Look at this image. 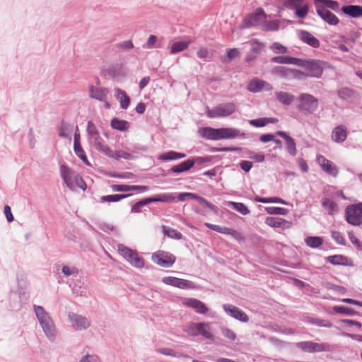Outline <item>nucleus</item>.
Listing matches in <instances>:
<instances>
[{"instance_id":"obj_1","label":"nucleus","mask_w":362,"mask_h":362,"mask_svg":"<svg viewBox=\"0 0 362 362\" xmlns=\"http://www.w3.org/2000/svg\"><path fill=\"white\" fill-rule=\"evenodd\" d=\"M33 310L46 337L50 341H55L57 337V329L50 315L40 305H34Z\"/></svg>"},{"instance_id":"obj_2","label":"nucleus","mask_w":362,"mask_h":362,"mask_svg":"<svg viewBox=\"0 0 362 362\" xmlns=\"http://www.w3.org/2000/svg\"><path fill=\"white\" fill-rule=\"evenodd\" d=\"M60 173L66 187L70 189L74 190L76 187H79L83 190L86 189V185L82 177L78 173L71 170L68 166L62 165L60 166Z\"/></svg>"},{"instance_id":"obj_3","label":"nucleus","mask_w":362,"mask_h":362,"mask_svg":"<svg viewBox=\"0 0 362 362\" xmlns=\"http://www.w3.org/2000/svg\"><path fill=\"white\" fill-rule=\"evenodd\" d=\"M87 132L90 144L93 145L98 151L102 152L105 156H112V150L104 144L96 126L92 121H88L87 123Z\"/></svg>"},{"instance_id":"obj_4","label":"nucleus","mask_w":362,"mask_h":362,"mask_svg":"<svg viewBox=\"0 0 362 362\" xmlns=\"http://www.w3.org/2000/svg\"><path fill=\"white\" fill-rule=\"evenodd\" d=\"M325 64V62L317 59H300L297 66L302 67L308 77L319 78L323 74Z\"/></svg>"},{"instance_id":"obj_5","label":"nucleus","mask_w":362,"mask_h":362,"mask_svg":"<svg viewBox=\"0 0 362 362\" xmlns=\"http://www.w3.org/2000/svg\"><path fill=\"white\" fill-rule=\"evenodd\" d=\"M298 110L305 114H313L318 109V100L311 94L300 93L298 98Z\"/></svg>"},{"instance_id":"obj_6","label":"nucleus","mask_w":362,"mask_h":362,"mask_svg":"<svg viewBox=\"0 0 362 362\" xmlns=\"http://www.w3.org/2000/svg\"><path fill=\"white\" fill-rule=\"evenodd\" d=\"M184 331L192 337L202 335L206 339H214V334L211 332V328L209 323L190 322L185 326Z\"/></svg>"},{"instance_id":"obj_7","label":"nucleus","mask_w":362,"mask_h":362,"mask_svg":"<svg viewBox=\"0 0 362 362\" xmlns=\"http://www.w3.org/2000/svg\"><path fill=\"white\" fill-rule=\"evenodd\" d=\"M346 221L352 226L362 224V202L350 204L345 209Z\"/></svg>"},{"instance_id":"obj_8","label":"nucleus","mask_w":362,"mask_h":362,"mask_svg":"<svg viewBox=\"0 0 362 362\" xmlns=\"http://www.w3.org/2000/svg\"><path fill=\"white\" fill-rule=\"evenodd\" d=\"M118 251L119 254L133 267L136 268L144 267V259L139 257L136 251L122 244L118 245Z\"/></svg>"},{"instance_id":"obj_9","label":"nucleus","mask_w":362,"mask_h":362,"mask_svg":"<svg viewBox=\"0 0 362 362\" xmlns=\"http://www.w3.org/2000/svg\"><path fill=\"white\" fill-rule=\"evenodd\" d=\"M236 110L233 103H221L212 109L207 108L206 115L209 118L224 117L232 115Z\"/></svg>"},{"instance_id":"obj_10","label":"nucleus","mask_w":362,"mask_h":362,"mask_svg":"<svg viewBox=\"0 0 362 362\" xmlns=\"http://www.w3.org/2000/svg\"><path fill=\"white\" fill-rule=\"evenodd\" d=\"M151 260L160 267L169 268L175 262L176 257L169 252L158 250L152 253Z\"/></svg>"},{"instance_id":"obj_11","label":"nucleus","mask_w":362,"mask_h":362,"mask_svg":"<svg viewBox=\"0 0 362 362\" xmlns=\"http://www.w3.org/2000/svg\"><path fill=\"white\" fill-rule=\"evenodd\" d=\"M267 15L262 8H257L254 13L247 16L243 21L240 28L245 29L262 25Z\"/></svg>"},{"instance_id":"obj_12","label":"nucleus","mask_w":362,"mask_h":362,"mask_svg":"<svg viewBox=\"0 0 362 362\" xmlns=\"http://www.w3.org/2000/svg\"><path fill=\"white\" fill-rule=\"evenodd\" d=\"M68 317L72 328L76 331L84 330L90 327V320L85 316L71 312Z\"/></svg>"},{"instance_id":"obj_13","label":"nucleus","mask_w":362,"mask_h":362,"mask_svg":"<svg viewBox=\"0 0 362 362\" xmlns=\"http://www.w3.org/2000/svg\"><path fill=\"white\" fill-rule=\"evenodd\" d=\"M162 282L166 285L182 289L194 288L195 287L193 282L174 276L163 277Z\"/></svg>"},{"instance_id":"obj_14","label":"nucleus","mask_w":362,"mask_h":362,"mask_svg":"<svg viewBox=\"0 0 362 362\" xmlns=\"http://www.w3.org/2000/svg\"><path fill=\"white\" fill-rule=\"evenodd\" d=\"M316 12L317 15L326 23L331 25H336L339 23V18L324 6L316 4Z\"/></svg>"},{"instance_id":"obj_15","label":"nucleus","mask_w":362,"mask_h":362,"mask_svg":"<svg viewBox=\"0 0 362 362\" xmlns=\"http://www.w3.org/2000/svg\"><path fill=\"white\" fill-rule=\"evenodd\" d=\"M297 346L309 353L320 352L329 350V345L326 344H318L313 341H302L297 344Z\"/></svg>"},{"instance_id":"obj_16","label":"nucleus","mask_w":362,"mask_h":362,"mask_svg":"<svg viewBox=\"0 0 362 362\" xmlns=\"http://www.w3.org/2000/svg\"><path fill=\"white\" fill-rule=\"evenodd\" d=\"M223 308L228 315L239 321L243 322H247L249 321V317L246 313L232 304H224Z\"/></svg>"},{"instance_id":"obj_17","label":"nucleus","mask_w":362,"mask_h":362,"mask_svg":"<svg viewBox=\"0 0 362 362\" xmlns=\"http://www.w3.org/2000/svg\"><path fill=\"white\" fill-rule=\"evenodd\" d=\"M214 140L233 139L240 134L239 130L235 128L214 129Z\"/></svg>"},{"instance_id":"obj_18","label":"nucleus","mask_w":362,"mask_h":362,"mask_svg":"<svg viewBox=\"0 0 362 362\" xmlns=\"http://www.w3.org/2000/svg\"><path fill=\"white\" fill-rule=\"evenodd\" d=\"M250 50L247 53L245 61L248 63L254 61L264 47V44L257 39H252L248 42Z\"/></svg>"},{"instance_id":"obj_19","label":"nucleus","mask_w":362,"mask_h":362,"mask_svg":"<svg viewBox=\"0 0 362 362\" xmlns=\"http://www.w3.org/2000/svg\"><path fill=\"white\" fill-rule=\"evenodd\" d=\"M321 168L329 175L337 177L339 173L337 166L332 162L322 155H318L316 159Z\"/></svg>"},{"instance_id":"obj_20","label":"nucleus","mask_w":362,"mask_h":362,"mask_svg":"<svg viewBox=\"0 0 362 362\" xmlns=\"http://www.w3.org/2000/svg\"><path fill=\"white\" fill-rule=\"evenodd\" d=\"M184 305L193 308L197 313L205 314L208 312V308L201 300L196 298H185L183 301Z\"/></svg>"},{"instance_id":"obj_21","label":"nucleus","mask_w":362,"mask_h":362,"mask_svg":"<svg viewBox=\"0 0 362 362\" xmlns=\"http://www.w3.org/2000/svg\"><path fill=\"white\" fill-rule=\"evenodd\" d=\"M109 94V89L107 88H100L90 85L89 86V97L90 98L103 101L107 99Z\"/></svg>"},{"instance_id":"obj_22","label":"nucleus","mask_w":362,"mask_h":362,"mask_svg":"<svg viewBox=\"0 0 362 362\" xmlns=\"http://www.w3.org/2000/svg\"><path fill=\"white\" fill-rule=\"evenodd\" d=\"M299 39L313 48H318L320 42L317 38L306 30H300L298 33Z\"/></svg>"},{"instance_id":"obj_23","label":"nucleus","mask_w":362,"mask_h":362,"mask_svg":"<svg viewBox=\"0 0 362 362\" xmlns=\"http://www.w3.org/2000/svg\"><path fill=\"white\" fill-rule=\"evenodd\" d=\"M276 134L284 139L288 153L291 156H295L297 153V149L294 139L282 131H278Z\"/></svg>"},{"instance_id":"obj_24","label":"nucleus","mask_w":362,"mask_h":362,"mask_svg":"<svg viewBox=\"0 0 362 362\" xmlns=\"http://www.w3.org/2000/svg\"><path fill=\"white\" fill-rule=\"evenodd\" d=\"M347 137L346 129L343 125L336 127L332 132V139L337 143H342Z\"/></svg>"},{"instance_id":"obj_25","label":"nucleus","mask_w":362,"mask_h":362,"mask_svg":"<svg viewBox=\"0 0 362 362\" xmlns=\"http://www.w3.org/2000/svg\"><path fill=\"white\" fill-rule=\"evenodd\" d=\"M274 95L280 103L286 106L291 105L295 100V95L288 92L276 91Z\"/></svg>"},{"instance_id":"obj_26","label":"nucleus","mask_w":362,"mask_h":362,"mask_svg":"<svg viewBox=\"0 0 362 362\" xmlns=\"http://www.w3.org/2000/svg\"><path fill=\"white\" fill-rule=\"evenodd\" d=\"M116 98L119 100L120 107L123 110H127L130 104V98L124 90L116 88H115Z\"/></svg>"},{"instance_id":"obj_27","label":"nucleus","mask_w":362,"mask_h":362,"mask_svg":"<svg viewBox=\"0 0 362 362\" xmlns=\"http://www.w3.org/2000/svg\"><path fill=\"white\" fill-rule=\"evenodd\" d=\"M328 262L333 265H351V261L349 258L342 255H334L327 257Z\"/></svg>"},{"instance_id":"obj_28","label":"nucleus","mask_w":362,"mask_h":362,"mask_svg":"<svg viewBox=\"0 0 362 362\" xmlns=\"http://www.w3.org/2000/svg\"><path fill=\"white\" fill-rule=\"evenodd\" d=\"M342 12L351 17L358 18L362 16V6L357 5L344 6L341 8Z\"/></svg>"},{"instance_id":"obj_29","label":"nucleus","mask_w":362,"mask_h":362,"mask_svg":"<svg viewBox=\"0 0 362 362\" xmlns=\"http://www.w3.org/2000/svg\"><path fill=\"white\" fill-rule=\"evenodd\" d=\"M193 166L194 163L191 161L190 159H188L180 163V164L174 165L172 167L170 170L174 173L179 174L190 170Z\"/></svg>"},{"instance_id":"obj_30","label":"nucleus","mask_w":362,"mask_h":362,"mask_svg":"<svg viewBox=\"0 0 362 362\" xmlns=\"http://www.w3.org/2000/svg\"><path fill=\"white\" fill-rule=\"evenodd\" d=\"M192 42V40H191L175 42L172 44L170 52L172 54H175L182 52L186 49Z\"/></svg>"},{"instance_id":"obj_31","label":"nucleus","mask_w":362,"mask_h":362,"mask_svg":"<svg viewBox=\"0 0 362 362\" xmlns=\"http://www.w3.org/2000/svg\"><path fill=\"white\" fill-rule=\"evenodd\" d=\"M272 62L281 64H295L297 65L300 62L299 58L288 57V56H277L272 58Z\"/></svg>"},{"instance_id":"obj_32","label":"nucleus","mask_w":362,"mask_h":362,"mask_svg":"<svg viewBox=\"0 0 362 362\" xmlns=\"http://www.w3.org/2000/svg\"><path fill=\"white\" fill-rule=\"evenodd\" d=\"M322 204L329 215H334L339 211L337 204L331 199H323Z\"/></svg>"},{"instance_id":"obj_33","label":"nucleus","mask_w":362,"mask_h":362,"mask_svg":"<svg viewBox=\"0 0 362 362\" xmlns=\"http://www.w3.org/2000/svg\"><path fill=\"white\" fill-rule=\"evenodd\" d=\"M72 126L64 121H62L61 125L59 128V136L66 138L68 139H71Z\"/></svg>"},{"instance_id":"obj_34","label":"nucleus","mask_w":362,"mask_h":362,"mask_svg":"<svg viewBox=\"0 0 362 362\" xmlns=\"http://www.w3.org/2000/svg\"><path fill=\"white\" fill-rule=\"evenodd\" d=\"M111 127L119 131H127L129 127V123L126 120L113 118L110 123Z\"/></svg>"},{"instance_id":"obj_35","label":"nucleus","mask_w":362,"mask_h":362,"mask_svg":"<svg viewBox=\"0 0 362 362\" xmlns=\"http://www.w3.org/2000/svg\"><path fill=\"white\" fill-rule=\"evenodd\" d=\"M271 73L280 78H287L291 76V69L276 66L272 69Z\"/></svg>"},{"instance_id":"obj_36","label":"nucleus","mask_w":362,"mask_h":362,"mask_svg":"<svg viewBox=\"0 0 362 362\" xmlns=\"http://www.w3.org/2000/svg\"><path fill=\"white\" fill-rule=\"evenodd\" d=\"M132 194H110V195H105L102 196L100 197V201L102 202H119L122 199H124L125 198H127L130 197Z\"/></svg>"},{"instance_id":"obj_37","label":"nucleus","mask_w":362,"mask_h":362,"mask_svg":"<svg viewBox=\"0 0 362 362\" xmlns=\"http://www.w3.org/2000/svg\"><path fill=\"white\" fill-rule=\"evenodd\" d=\"M279 21H267V18L263 21L262 25V30L264 31H275L279 28Z\"/></svg>"},{"instance_id":"obj_38","label":"nucleus","mask_w":362,"mask_h":362,"mask_svg":"<svg viewBox=\"0 0 362 362\" xmlns=\"http://www.w3.org/2000/svg\"><path fill=\"white\" fill-rule=\"evenodd\" d=\"M308 246L312 248H317L323 243V238L319 236H309L305 240Z\"/></svg>"},{"instance_id":"obj_39","label":"nucleus","mask_w":362,"mask_h":362,"mask_svg":"<svg viewBox=\"0 0 362 362\" xmlns=\"http://www.w3.org/2000/svg\"><path fill=\"white\" fill-rule=\"evenodd\" d=\"M109 157L115 159L124 158L125 160H134L135 158V156H133L132 153L123 150H117L115 152H113L112 151V156Z\"/></svg>"},{"instance_id":"obj_40","label":"nucleus","mask_w":362,"mask_h":362,"mask_svg":"<svg viewBox=\"0 0 362 362\" xmlns=\"http://www.w3.org/2000/svg\"><path fill=\"white\" fill-rule=\"evenodd\" d=\"M263 84H264V81L258 79V78H255V79L252 80L249 83V84L247 86V89L250 92L257 93V92L262 90V86H263Z\"/></svg>"},{"instance_id":"obj_41","label":"nucleus","mask_w":362,"mask_h":362,"mask_svg":"<svg viewBox=\"0 0 362 362\" xmlns=\"http://www.w3.org/2000/svg\"><path fill=\"white\" fill-rule=\"evenodd\" d=\"M255 200L257 202L261 203H279L282 204H288V202L284 201V199L279 198V197H256Z\"/></svg>"},{"instance_id":"obj_42","label":"nucleus","mask_w":362,"mask_h":362,"mask_svg":"<svg viewBox=\"0 0 362 362\" xmlns=\"http://www.w3.org/2000/svg\"><path fill=\"white\" fill-rule=\"evenodd\" d=\"M156 352L163 354L165 356H170L176 357V358L187 357L186 355L182 354L180 352L175 351L174 349H169V348L158 349L156 350Z\"/></svg>"},{"instance_id":"obj_43","label":"nucleus","mask_w":362,"mask_h":362,"mask_svg":"<svg viewBox=\"0 0 362 362\" xmlns=\"http://www.w3.org/2000/svg\"><path fill=\"white\" fill-rule=\"evenodd\" d=\"M228 205L233 206V209L236 210L243 215H247L250 214V210L243 203L229 202Z\"/></svg>"},{"instance_id":"obj_44","label":"nucleus","mask_w":362,"mask_h":362,"mask_svg":"<svg viewBox=\"0 0 362 362\" xmlns=\"http://www.w3.org/2000/svg\"><path fill=\"white\" fill-rule=\"evenodd\" d=\"M163 233L173 239L180 240L182 238V234L180 232L170 227L163 226Z\"/></svg>"},{"instance_id":"obj_45","label":"nucleus","mask_w":362,"mask_h":362,"mask_svg":"<svg viewBox=\"0 0 362 362\" xmlns=\"http://www.w3.org/2000/svg\"><path fill=\"white\" fill-rule=\"evenodd\" d=\"M74 151L76 155L86 165H89L88 160L81 144H74Z\"/></svg>"},{"instance_id":"obj_46","label":"nucleus","mask_w":362,"mask_h":362,"mask_svg":"<svg viewBox=\"0 0 362 362\" xmlns=\"http://www.w3.org/2000/svg\"><path fill=\"white\" fill-rule=\"evenodd\" d=\"M322 3L326 8H330L334 11H337L339 8V4L334 0H315V4Z\"/></svg>"},{"instance_id":"obj_47","label":"nucleus","mask_w":362,"mask_h":362,"mask_svg":"<svg viewBox=\"0 0 362 362\" xmlns=\"http://www.w3.org/2000/svg\"><path fill=\"white\" fill-rule=\"evenodd\" d=\"M62 273L65 276H74L76 277L79 274V270L76 267H70L67 265H64L62 268Z\"/></svg>"},{"instance_id":"obj_48","label":"nucleus","mask_w":362,"mask_h":362,"mask_svg":"<svg viewBox=\"0 0 362 362\" xmlns=\"http://www.w3.org/2000/svg\"><path fill=\"white\" fill-rule=\"evenodd\" d=\"M269 122H272V119L267 118V117H262V118L249 120V124L255 127H264L266 124H267Z\"/></svg>"},{"instance_id":"obj_49","label":"nucleus","mask_w":362,"mask_h":362,"mask_svg":"<svg viewBox=\"0 0 362 362\" xmlns=\"http://www.w3.org/2000/svg\"><path fill=\"white\" fill-rule=\"evenodd\" d=\"M269 214L286 215L288 212L287 209L282 207L269 206L265 208Z\"/></svg>"},{"instance_id":"obj_50","label":"nucleus","mask_w":362,"mask_h":362,"mask_svg":"<svg viewBox=\"0 0 362 362\" xmlns=\"http://www.w3.org/2000/svg\"><path fill=\"white\" fill-rule=\"evenodd\" d=\"M194 199H197L201 204L209 208L210 210H211L214 213H217V211H218L217 206H216L213 204L209 202L205 198L200 197L196 194V197H194Z\"/></svg>"},{"instance_id":"obj_51","label":"nucleus","mask_w":362,"mask_h":362,"mask_svg":"<svg viewBox=\"0 0 362 362\" xmlns=\"http://www.w3.org/2000/svg\"><path fill=\"white\" fill-rule=\"evenodd\" d=\"M220 233L230 235L236 240H240L242 238L241 235L237 230L225 226L221 227Z\"/></svg>"},{"instance_id":"obj_52","label":"nucleus","mask_w":362,"mask_h":362,"mask_svg":"<svg viewBox=\"0 0 362 362\" xmlns=\"http://www.w3.org/2000/svg\"><path fill=\"white\" fill-rule=\"evenodd\" d=\"M197 55L198 58L201 59H204L206 62L211 61V54H210L208 49L205 47H201L199 49V50L197 52Z\"/></svg>"},{"instance_id":"obj_53","label":"nucleus","mask_w":362,"mask_h":362,"mask_svg":"<svg viewBox=\"0 0 362 362\" xmlns=\"http://www.w3.org/2000/svg\"><path fill=\"white\" fill-rule=\"evenodd\" d=\"M161 202L171 203L176 201L177 193H163L160 194Z\"/></svg>"},{"instance_id":"obj_54","label":"nucleus","mask_w":362,"mask_h":362,"mask_svg":"<svg viewBox=\"0 0 362 362\" xmlns=\"http://www.w3.org/2000/svg\"><path fill=\"white\" fill-rule=\"evenodd\" d=\"M331 236L332 239L339 245H345L346 241L341 233L339 231L332 230Z\"/></svg>"},{"instance_id":"obj_55","label":"nucleus","mask_w":362,"mask_h":362,"mask_svg":"<svg viewBox=\"0 0 362 362\" xmlns=\"http://www.w3.org/2000/svg\"><path fill=\"white\" fill-rule=\"evenodd\" d=\"M270 49L275 54H286L288 52L287 48L279 42H274L270 46Z\"/></svg>"},{"instance_id":"obj_56","label":"nucleus","mask_w":362,"mask_h":362,"mask_svg":"<svg viewBox=\"0 0 362 362\" xmlns=\"http://www.w3.org/2000/svg\"><path fill=\"white\" fill-rule=\"evenodd\" d=\"M333 310L337 313L346 315H353L354 314V311L351 308L344 306H334Z\"/></svg>"},{"instance_id":"obj_57","label":"nucleus","mask_w":362,"mask_h":362,"mask_svg":"<svg viewBox=\"0 0 362 362\" xmlns=\"http://www.w3.org/2000/svg\"><path fill=\"white\" fill-rule=\"evenodd\" d=\"M353 95V91L348 88H342L338 90V96L342 100H347Z\"/></svg>"},{"instance_id":"obj_58","label":"nucleus","mask_w":362,"mask_h":362,"mask_svg":"<svg viewBox=\"0 0 362 362\" xmlns=\"http://www.w3.org/2000/svg\"><path fill=\"white\" fill-rule=\"evenodd\" d=\"M294 9H296V14L298 17L300 18H305L308 15L309 6L308 4H305L303 6H300Z\"/></svg>"},{"instance_id":"obj_59","label":"nucleus","mask_w":362,"mask_h":362,"mask_svg":"<svg viewBox=\"0 0 362 362\" xmlns=\"http://www.w3.org/2000/svg\"><path fill=\"white\" fill-rule=\"evenodd\" d=\"M78 362H101L100 357L96 354H87L81 357Z\"/></svg>"},{"instance_id":"obj_60","label":"nucleus","mask_w":362,"mask_h":362,"mask_svg":"<svg viewBox=\"0 0 362 362\" xmlns=\"http://www.w3.org/2000/svg\"><path fill=\"white\" fill-rule=\"evenodd\" d=\"M348 236L351 243L357 248L358 250L362 251V244L353 232H349Z\"/></svg>"},{"instance_id":"obj_61","label":"nucleus","mask_w":362,"mask_h":362,"mask_svg":"<svg viewBox=\"0 0 362 362\" xmlns=\"http://www.w3.org/2000/svg\"><path fill=\"white\" fill-rule=\"evenodd\" d=\"M221 334L226 338L234 341L236 339V334L231 329L221 327Z\"/></svg>"},{"instance_id":"obj_62","label":"nucleus","mask_w":362,"mask_h":362,"mask_svg":"<svg viewBox=\"0 0 362 362\" xmlns=\"http://www.w3.org/2000/svg\"><path fill=\"white\" fill-rule=\"evenodd\" d=\"M291 76H293L294 78L298 79V80H303L305 78L308 77L306 75L305 71H300L297 69H291Z\"/></svg>"},{"instance_id":"obj_63","label":"nucleus","mask_w":362,"mask_h":362,"mask_svg":"<svg viewBox=\"0 0 362 362\" xmlns=\"http://www.w3.org/2000/svg\"><path fill=\"white\" fill-rule=\"evenodd\" d=\"M173 154H175V151H173L165 152L159 155L158 159L161 160H176V157Z\"/></svg>"},{"instance_id":"obj_64","label":"nucleus","mask_w":362,"mask_h":362,"mask_svg":"<svg viewBox=\"0 0 362 362\" xmlns=\"http://www.w3.org/2000/svg\"><path fill=\"white\" fill-rule=\"evenodd\" d=\"M156 41L157 37L154 35H151L148 37L146 43L144 45V47L146 49H153L156 47Z\"/></svg>"}]
</instances>
